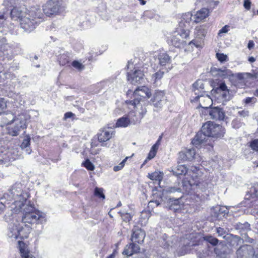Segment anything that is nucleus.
<instances>
[{"instance_id": "nucleus-1", "label": "nucleus", "mask_w": 258, "mask_h": 258, "mask_svg": "<svg viewBox=\"0 0 258 258\" xmlns=\"http://www.w3.org/2000/svg\"><path fill=\"white\" fill-rule=\"evenodd\" d=\"M224 134V128L222 126L212 121H207L203 125L201 131L197 134L191 143L198 146L206 143L210 137L221 138Z\"/></svg>"}, {"instance_id": "nucleus-2", "label": "nucleus", "mask_w": 258, "mask_h": 258, "mask_svg": "<svg viewBox=\"0 0 258 258\" xmlns=\"http://www.w3.org/2000/svg\"><path fill=\"white\" fill-rule=\"evenodd\" d=\"M23 185L21 183H16L9 190V196L14 200L11 205V209L14 213H19L22 211V207L28 204L27 199L29 194L23 190Z\"/></svg>"}, {"instance_id": "nucleus-3", "label": "nucleus", "mask_w": 258, "mask_h": 258, "mask_svg": "<svg viewBox=\"0 0 258 258\" xmlns=\"http://www.w3.org/2000/svg\"><path fill=\"white\" fill-rule=\"evenodd\" d=\"M43 16L39 8H32L20 19L21 27L26 32H31L35 28Z\"/></svg>"}, {"instance_id": "nucleus-4", "label": "nucleus", "mask_w": 258, "mask_h": 258, "mask_svg": "<svg viewBox=\"0 0 258 258\" xmlns=\"http://www.w3.org/2000/svg\"><path fill=\"white\" fill-rule=\"evenodd\" d=\"M20 212L23 213V216L22 220L24 223L39 225L43 224L45 222V218L40 215L34 205L30 204V202L22 207V211Z\"/></svg>"}, {"instance_id": "nucleus-5", "label": "nucleus", "mask_w": 258, "mask_h": 258, "mask_svg": "<svg viewBox=\"0 0 258 258\" xmlns=\"http://www.w3.org/2000/svg\"><path fill=\"white\" fill-rule=\"evenodd\" d=\"M182 21L181 20L179 22L180 28L168 37L167 40L169 45L179 48H184L189 40V31L188 29L181 28L182 24H184Z\"/></svg>"}, {"instance_id": "nucleus-6", "label": "nucleus", "mask_w": 258, "mask_h": 258, "mask_svg": "<svg viewBox=\"0 0 258 258\" xmlns=\"http://www.w3.org/2000/svg\"><path fill=\"white\" fill-rule=\"evenodd\" d=\"M181 196L180 197L176 198H169L166 202L162 197H161L160 201L155 200L150 201L149 203V206H152L153 204H155L156 207H158L159 205H162L163 207L168 209L169 210L172 211L173 212H178L181 210V205L180 204L179 201L181 198Z\"/></svg>"}, {"instance_id": "nucleus-7", "label": "nucleus", "mask_w": 258, "mask_h": 258, "mask_svg": "<svg viewBox=\"0 0 258 258\" xmlns=\"http://www.w3.org/2000/svg\"><path fill=\"white\" fill-rule=\"evenodd\" d=\"M13 121L15 124L7 128L8 134L12 136H17L21 130L26 128L27 118L25 114H21Z\"/></svg>"}, {"instance_id": "nucleus-8", "label": "nucleus", "mask_w": 258, "mask_h": 258, "mask_svg": "<svg viewBox=\"0 0 258 258\" xmlns=\"http://www.w3.org/2000/svg\"><path fill=\"white\" fill-rule=\"evenodd\" d=\"M228 213L229 210L227 207L217 205L210 209V215L208 217V220L211 222L218 224L217 222L222 220Z\"/></svg>"}, {"instance_id": "nucleus-9", "label": "nucleus", "mask_w": 258, "mask_h": 258, "mask_svg": "<svg viewBox=\"0 0 258 258\" xmlns=\"http://www.w3.org/2000/svg\"><path fill=\"white\" fill-rule=\"evenodd\" d=\"M43 11L46 16H50L62 13L64 7L58 0H49L43 6Z\"/></svg>"}, {"instance_id": "nucleus-10", "label": "nucleus", "mask_w": 258, "mask_h": 258, "mask_svg": "<svg viewBox=\"0 0 258 258\" xmlns=\"http://www.w3.org/2000/svg\"><path fill=\"white\" fill-rule=\"evenodd\" d=\"M209 14V10L206 8L201 9L200 10L192 15L191 13H188L183 16V19L185 20L186 24L189 25L191 21H193L195 23H199L203 20L205 19Z\"/></svg>"}, {"instance_id": "nucleus-11", "label": "nucleus", "mask_w": 258, "mask_h": 258, "mask_svg": "<svg viewBox=\"0 0 258 258\" xmlns=\"http://www.w3.org/2000/svg\"><path fill=\"white\" fill-rule=\"evenodd\" d=\"M17 156L13 150L0 149V165L8 166L11 162L16 159Z\"/></svg>"}, {"instance_id": "nucleus-12", "label": "nucleus", "mask_w": 258, "mask_h": 258, "mask_svg": "<svg viewBox=\"0 0 258 258\" xmlns=\"http://www.w3.org/2000/svg\"><path fill=\"white\" fill-rule=\"evenodd\" d=\"M191 170L192 171V174H190V175L191 176V178L189 180L185 178L182 182L183 190L188 194L190 193L191 190H195V175L196 174H199V168L197 167H191Z\"/></svg>"}, {"instance_id": "nucleus-13", "label": "nucleus", "mask_w": 258, "mask_h": 258, "mask_svg": "<svg viewBox=\"0 0 258 258\" xmlns=\"http://www.w3.org/2000/svg\"><path fill=\"white\" fill-rule=\"evenodd\" d=\"M237 258H254L257 257L255 255V252L252 246L250 245H243L240 246L237 250Z\"/></svg>"}, {"instance_id": "nucleus-14", "label": "nucleus", "mask_w": 258, "mask_h": 258, "mask_svg": "<svg viewBox=\"0 0 258 258\" xmlns=\"http://www.w3.org/2000/svg\"><path fill=\"white\" fill-rule=\"evenodd\" d=\"M192 88L194 93L196 96L193 99H191V102L198 101L199 99L207 93L204 90V85L202 80H199L197 81L192 85Z\"/></svg>"}, {"instance_id": "nucleus-15", "label": "nucleus", "mask_w": 258, "mask_h": 258, "mask_svg": "<svg viewBox=\"0 0 258 258\" xmlns=\"http://www.w3.org/2000/svg\"><path fill=\"white\" fill-rule=\"evenodd\" d=\"M113 132L108 129L100 131L98 134V141L101 143V146L109 148L110 144L106 142L109 140L113 136Z\"/></svg>"}, {"instance_id": "nucleus-16", "label": "nucleus", "mask_w": 258, "mask_h": 258, "mask_svg": "<svg viewBox=\"0 0 258 258\" xmlns=\"http://www.w3.org/2000/svg\"><path fill=\"white\" fill-rule=\"evenodd\" d=\"M144 76V74L141 70H135L133 73H127V80L132 84L141 83Z\"/></svg>"}, {"instance_id": "nucleus-17", "label": "nucleus", "mask_w": 258, "mask_h": 258, "mask_svg": "<svg viewBox=\"0 0 258 258\" xmlns=\"http://www.w3.org/2000/svg\"><path fill=\"white\" fill-rule=\"evenodd\" d=\"M131 240L132 242L141 244L144 242L145 237V232L141 228L138 227L132 230Z\"/></svg>"}, {"instance_id": "nucleus-18", "label": "nucleus", "mask_w": 258, "mask_h": 258, "mask_svg": "<svg viewBox=\"0 0 258 258\" xmlns=\"http://www.w3.org/2000/svg\"><path fill=\"white\" fill-rule=\"evenodd\" d=\"M215 91L219 95V97H221V99L223 101H226L230 100V95L229 91L227 89L225 83H221L219 86L216 88Z\"/></svg>"}, {"instance_id": "nucleus-19", "label": "nucleus", "mask_w": 258, "mask_h": 258, "mask_svg": "<svg viewBox=\"0 0 258 258\" xmlns=\"http://www.w3.org/2000/svg\"><path fill=\"white\" fill-rule=\"evenodd\" d=\"M209 115L211 118L215 120H223L225 117V112L222 108L219 107H210Z\"/></svg>"}, {"instance_id": "nucleus-20", "label": "nucleus", "mask_w": 258, "mask_h": 258, "mask_svg": "<svg viewBox=\"0 0 258 258\" xmlns=\"http://www.w3.org/2000/svg\"><path fill=\"white\" fill-rule=\"evenodd\" d=\"M136 115L137 114H136L134 112H130L128 115V117L123 116L117 119L116 123V127H125L130 123H137V122L132 121V118L134 116Z\"/></svg>"}, {"instance_id": "nucleus-21", "label": "nucleus", "mask_w": 258, "mask_h": 258, "mask_svg": "<svg viewBox=\"0 0 258 258\" xmlns=\"http://www.w3.org/2000/svg\"><path fill=\"white\" fill-rule=\"evenodd\" d=\"M140 251V246L136 244V242H132L126 245L122 253L128 256H131L134 254L137 253L139 252Z\"/></svg>"}, {"instance_id": "nucleus-22", "label": "nucleus", "mask_w": 258, "mask_h": 258, "mask_svg": "<svg viewBox=\"0 0 258 258\" xmlns=\"http://www.w3.org/2000/svg\"><path fill=\"white\" fill-rule=\"evenodd\" d=\"M211 73L213 76H219L224 78H226L229 76H233L232 72L227 69L224 68H217L216 67H212L211 69Z\"/></svg>"}, {"instance_id": "nucleus-23", "label": "nucleus", "mask_w": 258, "mask_h": 258, "mask_svg": "<svg viewBox=\"0 0 258 258\" xmlns=\"http://www.w3.org/2000/svg\"><path fill=\"white\" fill-rule=\"evenodd\" d=\"M196 152L195 149H190L179 153L178 159L181 162L190 161L194 158Z\"/></svg>"}, {"instance_id": "nucleus-24", "label": "nucleus", "mask_w": 258, "mask_h": 258, "mask_svg": "<svg viewBox=\"0 0 258 258\" xmlns=\"http://www.w3.org/2000/svg\"><path fill=\"white\" fill-rule=\"evenodd\" d=\"M164 95V92L162 91H157L155 93L153 98L152 99L155 106L161 107L162 105V103L165 101Z\"/></svg>"}, {"instance_id": "nucleus-25", "label": "nucleus", "mask_w": 258, "mask_h": 258, "mask_svg": "<svg viewBox=\"0 0 258 258\" xmlns=\"http://www.w3.org/2000/svg\"><path fill=\"white\" fill-rule=\"evenodd\" d=\"M134 97L139 96L141 98H149L151 96V92L149 89L145 86H143L141 88L136 89L134 92Z\"/></svg>"}, {"instance_id": "nucleus-26", "label": "nucleus", "mask_w": 258, "mask_h": 258, "mask_svg": "<svg viewBox=\"0 0 258 258\" xmlns=\"http://www.w3.org/2000/svg\"><path fill=\"white\" fill-rule=\"evenodd\" d=\"M225 236H226V240L229 244L233 247H237L243 242L242 239L236 235L230 234V235H226Z\"/></svg>"}, {"instance_id": "nucleus-27", "label": "nucleus", "mask_w": 258, "mask_h": 258, "mask_svg": "<svg viewBox=\"0 0 258 258\" xmlns=\"http://www.w3.org/2000/svg\"><path fill=\"white\" fill-rule=\"evenodd\" d=\"M201 173V171L199 170V174L195 175V188L197 191L198 189L202 191H205L208 186L207 183L199 177Z\"/></svg>"}, {"instance_id": "nucleus-28", "label": "nucleus", "mask_w": 258, "mask_h": 258, "mask_svg": "<svg viewBox=\"0 0 258 258\" xmlns=\"http://www.w3.org/2000/svg\"><path fill=\"white\" fill-rule=\"evenodd\" d=\"M198 101L199 102V107L203 108L208 109L212 104V100L207 93L199 99Z\"/></svg>"}, {"instance_id": "nucleus-29", "label": "nucleus", "mask_w": 258, "mask_h": 258, "mask_svg": "<svg viewBox=\"0 0 258 258\" xmlns=\"http://www.w3.org/2000/svg\"><path fill=\"white\" fill-rule=\"evenodd\" d=\"M14 120V117L11 113H6L5 112L0 113V126H4L9 124Z\"/></svg>"}, {"instance_id": "nucleus-30", "label": "nucleus", "mask_w": 258, "mask_h": 258, "mask_svg": "<svg viewBox=\"0 0 258 258\" xmlns=\"http://www.w3.org/2000/svg\"><path fill=\"white\" fill-rule=\"evenodd\" d=\"M171 61V56L167 53H160L158 55V62L160 66H166Z\"/></svg>"}, {"instance_id": "nucleus-31", "label": "nucleus", "mask_w": 258, "mask_h": 258, "mask_svg": "<svg viewBox=\"0 0 258 258\" xmlns=\"http://www.w3.org/2000/svg\"><path fill=\"white\" fill-rule=\"evenodd\" d=\"M236 78L240 82H244L246 79H250L252 80L256 79L257 78V73L250 74L246 73H238L235 75Z\"/></svg>"}, {"instance_id": "nucleus-32", "label": "nucleus", "mask_w": 258, "mask_h": 258, "mask_svg": "<svg viewBox=\"0 0 258 258\" xmlns=\"http://www.w3.org/2000/svg\"><path fill=\"white\" fill-rule=\"evenodd\" d=\"M10 6L9 7L11 8V15L12 17H16L19 19H21L23 16H22V12L21 10H20L19 8H17L16 5V2H10Z\"/></svg>"}, {"instance_id": "nucleus-33", "label": "nucleus", "mask_w": 258, "mask_h": 258, "mask_svg": "<svg viewBox=\"0 0 258 258\" xmlns=\"http://www.w3.org/2000/svg\"><path fill=\"white\" fill-rule=\"evenodd\" d=\"M173 172L176 175H185L186 173L192 174L191 169L188 171L186 167L184 165H178L173 170Z\"/></svg>"}, {"instance_id": "nucleus-34", "label": "nucleus", "mask_w": 258, "mask_h": 258, "mask_svg": "<svg viewBox=\"0 0 258 258\" xmlns=\"http://www.w3.org/2000/svg\"><path fill=\"white\" fill-rule=\"evenodd\" d=\"M18 248L21 253V257L25 256V255L30 253L28 245L22 241H18Z\"/></svg>"}, {"instance_id": "nucleus-35", "label": "nucleus", "mask_w": 258, "mask_h": 258, "mask_svg": "<svg viewBox=\"0 0 258 258\" xmlns=\"http://www.w3.org/2000/svg\"><path fill=\"white\" fill-rule=\"evenodd\" d=\"M207 32L206 26L205 25H202L197 27L195 29V35L199 38H203L204 37Z\"/></svg>"}, {"instance_id": "nucleus-36", "label": "nucleus", "mask_w": 258, "mask_h": 258, "mask_svg": "<svg viewBox=\"0 0 258 258\" xmlns=\"http://www.w3.org/2000/svg\"><path fill=\"white\" fill-rule=\"evenodd\" d=\"M19 228H23V227H10L8 232V236L15 239L19 238Z\"/></svg>"}, {"instance_id": "nucleus-37", "label": "nucleus", "mask_w": 258, "mask_h": 258, "mask_svg": "<svg viewBox=\"0 0 258 258\" xmlns=\"http://www.w3.org/2000/svg\"><path fill=\"white\" fill-rule=\"evenodd\" d=\"M141 111H133L137 115H138V117L136 118V119L134 118V117H132V121L140 122L141 120L143 118L144 115L147 112L146 108L145 107H143V106H141Z\"/></svg>"}, {"instance_id": "nucleus-38", "label": "nucleus", "mask_w": 258, "mask_h": 258, "mask_svg": "<svg viewBox=\"0 0 258 258\" xmlns=\"http://www.w3.org/2000/svg\"><path fill=\"white\" fill-rule=\"evenodd\" d=\"M163 173L159 171H155L151 174H149L148 176L150 179L158 181L159 183H160L163 179Z\"/></svg>"}, {"instance_id": "nucleus-39", "label": "nucleus", "mask_w": 258, "mask_h": 258, "mask_svg": "<svg viewBox=\"0 0 258 258\" xmlns=\"http://www.w3.org/2000/svg\"><path fill=\"white\" fill-rule=\"evenodd\" d=\"M30 232V227H23V228H19V238L21 239L27 238Z\"/></svg>"}, {"instance_id": "nucleus-40", "label": "nucleus", "mask_w": 258, "mask_h": 258, "mask_svg": "<svg viewBox=\"0 0 258 258\" xmlns=\"http://www.w3.org/2000/svg\"><path fill=\"white\" fill-rule=\"evenodd\" d=\"M69 56L67 53L61 54L58 57V60L59 64L61 66H64L69 62Z\"/></svg>"}, {"instance_id": "nucleus-41", "label": "nucleus", "mask_w": 258, "mask_h": 258, "mask_svg": "<svg viewBox=\"0 0 258 258\" xmlns=\"http://www.w3.org/2000/svg\"><path fill=\"white\" fill-rule=\"evenodd\" d=\"M204 241L211 243L212 245H216L218 242V240L210 235H206L203 237Z\"/></svg>"}, {"instance_id": "nucleus-42", "label": "nucleus", "mask_w": 258, "mask_h": 258, "mask_svg": "<svg viewBox=\"0 0 258 258\" xmlns=\"http://www.w3.org/2000/svg\"><path fill=\"white\" fill-rule=\"evenodd\" d=\"M217 232L218 236L222 237L223 238L226 239V235H230L227 231L226 228H224V227H218L217 228Z\"/></svg>"}, {"instance_id": "nucleus-43", "label": "nucleus", "mask_w": 258, "mask_h": 258, "mask_svg": "<svg viewBox=\"0 0 258 258\" xmlns=\"http://www.w3.org/2000/svg\"><path fill=\"white\" fill-rule=\"evenodd\" d=\"M30 139L29 138H27L24 139L23 142L21 144V147L22 149H26V152L28 154H30V150L28 149V147L30 146Z\"/></svg>"}, {"instance_id": "nucleus-44", "label": "nucleus", "mask_w": 258, "mask_h": 258, "mask_svg": "<svg viewBox=\"0 0 258 258\" xmlns=\"http://www.w3.org/2000/svg\"><path fill=\"white\" fill-rule=\"evenodd\" d=\"M103 189L102 188H99L96 187L94 189V195L96 197H98L99 198L105 199V197L104 194L103 192Z\"/></svg>"}, {"instance_id": "nucleus-45", "label": "nucleus", "mask_w": 258, "mask_h": 258, "mask_svg": "<svg viewBox=\"0 0 258 258\" xmlns=\"http://www.w3.org/2000/svg\"><path fill=\"white\" fill-rule=\"evenodd\" d=\"M165 190L167 193L169 194L177 192L181 194L182 191V189L180 187H177L175 186L169 187L167 188Z\"/></svg>"}, {"instance_id": "nucleus-46", "label": "nucleus", "mask_w": 258, "mask_h": 258, "mask_svg": "<svg viewBox=\"0 0 258 258\" xmlns=\"http://www.w3.org/2000/svg\"><path fill=\"white\" fill-rule=\"evenodd\" d=\"M164 74V72L161 70L154 74L152 75V79L154 80V83H156L158 80L161 79L163 77Z\"/></svg>"}, {"instance_id": "nucleus-47", "label": "nucleus", "mask_w": 258, "mask_h": 258, "mask_svg": "<svg viewBox=\"0 0 258 258\" xmlns=\"http://www.w3.org/2000/svg\"><path fill=\"white\" fill-rule=\"evenodd\" d=\"M83 166L88 170L93 171L94 169V166L89 159H86L83 163Z\"/></svg>"}, {"instance_id": "nucleus-48", "label": "nucleus", "mask_w": 258, "mask_h": 258, "mask_svg": "<svg viewBox=\"0 0 258 258\" xmlns=\"http://www.w3.org/2000/svg\"><path fill=\"white\" fill-rule=\"evenodd\" d=\"M128 157H126L123 159L118 165L114 166L113 167V170L115 172L120 170L123 168L124 166L125 163L126 162Z\"/></svg>"}, {"instance_id": "nucleus-49", "label": "nucleus", "mask_w": 258, "mask_h": 258, "mask_svg": "<svg viewBox=\"0 0 258 258\" xmlns=\"http://www.w3.org/2000/svg\"><path fill=\"white\" fill-rule=\"evenodd\" d=\"M250 147L252 150L258 151V139L252 140L250 143Z\"/></svg>"}, {"instance_id": "nucleus-50", "label": "nucleus", "mask_w": 258, "mask_h": 258, "mask_svg": "<svg viewBox=\"0 0 258 258\" xmlns=\"http://www.w3.org/2000/svg\"><path fill=\"white\" fill-rule=\"evenodd\" d=\"M216 57L221 62L225 61L227 59V56L223 53H217Z\"/></svg>"}, {"instance_id": "nucleus-51", "label": "nucleus", "mask_w": 258, "mask_h": 258, "mask_svg": "<svg viewBox=\"0 0 258 258\" xmlns=\"http://www.w3.org/2000/svg\"><path fill=\"white\" fill-rule=\"evenodd\" d=\"M120 216L123 221L125 222H129L132 219V216L131 214L125 213H120Z\"/></svg>"}, {"instance_id": "nucleus-52", "label": "nucleus", "mask_w": 258, "mask_h": 258, "mask_svg": "<svg viewBox=\"0 0 258 258\" xmlns=\"http://www.w3.org/2000/svg\"><path fill=\"white\" fill-rule=\"evenodd\" d=\"M157 151V150L153 149L152 147L148 154V159L151 160L153 159L156 156Z\"/></svg>"}, {"instance_id": "nucleus-53", "label": "nucleus", "mask_w": 258, "mask_h": 258, "mask_svg": "<svg viewBox=\"0 0 258 258\" xmlns=\"http://www.w3.org/2000/svg\"><path fill=\"white\" fill-rule=\"evenodd\" d=\"M163 242L162 243V245L164 248H168L170 246V244L169 242V240L168 239V237L166 235L165 236V237L163 239Z\"/></svg>"}, {"instance_id": "nucleus-54", "label": "nucleus", "mask_w": 258, "mask_h": 258, "mask_svg": "<svg viewBox=\"0 0 258 258\" xmlns=\"http://www.w3.org/2000/svg\"><path fill=\"white\" fill-rule=\"evenodd\" d=\"M72 64L74 68L80 70H81L84 68V66L82 65V64L76 60L73 61Z\"/></svg>"}, {"instance_id": "nucleus-55", "label": "nucleus", "mask_w": 258, "mask_h": 258, "mask_svg": "<svg viewBox=\"0 0 258 258\" xmlns=\"http://www.w3.org/2000/svg\"><path fill=\"white\" fill-rule=\"evenodd\" d=\"M238 114L239 115V116L245 118L249 116V112L248 110H242L239 111L238 112Z\"/></svg>"}, {"instance_id": "nucleus-56", "label": "nucleus", "mask_w": 258, "mask_h": 258, "mask_svg": "<svg viewBox=\"0 0 258 258\" xmlns=\"http://www.w3.org/2000/svg\"><path fill=\"white\" fill-rule=\"evenodd\" d=\"M256 99L254 97H247L244 100V102L245 104H249L250 103H255Z\"/></svg>"}, {"instance_id": "nucleus-57", "label": "nucleus", "mask_w": 258, "mask_h": 258, "mask_svg": "<svg viewBox=\"0 0 258 258\" xmlns=\"http://www.w3.org/2000/svg\"><path fill=\"white\" fill-rule=\"evenodd\" d=\"M141 99V97L135 98L134 100L130 101V103L135 106H137L140 104Z\"/></svg>"}, {"instance_id": "nucleus-58", "label": "nucleus", "mask_w": 258, "mask_h": 258, "mask_svg": "<svg viewBox=\"0 0 258 258\" xmlns=\"http://www.w3.org/2000/svg\"><path fill=\"white\" fill-rule=\"evenodd\" d=\"M75 116V114L73 113L72 112H68L64 114V119L66 120L68 118H72L73 119H74V117Z\"/></svg>"}, {"instance_id": "nucleus-59", "label": "nucleus", "mask_w": 258, "mask_h": 258, "mask_svg": "<svg viewBox=\"0 0 258 258\" xmlns=\"http://www.w3.org/2000/svg\"><path fill=\"white\" fill-rule=\"evenodd\" d=\"M6 20L4 13H0V28L3 27L4 23Z\"/></svg>"}, {"instance_id": "nucleus-60", "label": "nucleus", "mask_w": 258, "mask_h": 258, "mask_svg": "<svg viewBox=\"0 0 258 258\" xmlns=\"http://www.w3.org/2000/svg\"><path fill=\"white\" fill-rule=\"evenodd\" d=\"M228 27L229 26L228 25H225V26L223 27L218 32V35H220L222 33H226L228 31Z\"/></svg>"}, {"instance_id": "nucleus-61", "label": "nucleus", "mask_w": 258, "mask_h": 258, "mask_svg": "<svg viewBox=\"0 0 258 258\" xmlns=\"http://www.w3.org/2000/svg\"><path fill=\"white\" fill-rule=\"evenodd\" d=\"M161 138H162V137L160 136L158 140L156 142V143L154 145H153V146L152 147L153 148V149H155L158 150V149L159 147V146L160 145V142H161Z\"/></svg>"}, {"instance_id": "nucleus-62", "label": "nucleus", "mask_w": 258, "mask_h": 258, "mask_svg": "<svg viewBox=\"0 0 258 258\" xmlns=\"http://www.w3.org/2000/svg\"><path fill=\"white\" fill-rule=\"evenodd\" d=\"M251 2L250 0H244L243 6L245 9L249 10L250 9Z\"/></svg>"}, {"instance_id": "nucleus-63", "label": "nucleus", "mask_w": 258, "mask_h": 258, "mask_svg": "<svg viewBox=\"0 0 258 258\" xmlns=\"http://www.w3.org/2000/svg\"><path fill=\"white\" fill-rule=\"evenodd\" d=\"M6 106V102L3 98H0V108H4Z\"/></svg>"}, {"instance_id": "nucleus-64", "label": "nucleus", "mask_w": 258, "mask_h": 258, "mask_svg": "<svg viewBox=\"0 0 258 258\" xmlns=\"http://www.w3.org/2000/svg\"><path fill=\"white\" fill-rule=\"evenodd\" d=\"M6 42V39L3 35L1 34L0 35V45H2L5 43Z\"/></svg>"}]
</instances>
